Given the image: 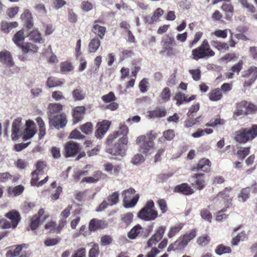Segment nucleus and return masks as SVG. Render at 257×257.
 <instances>
[{"label": "nucleus", "mask_w": 257, "mask_h": 257, "mask_svg": "<svg viewBox=\"0 0 257 257\" xmlns=\"http://www.w3.org/2000/svg\"><path fill=\"white\" fill-rule=\"evenodd\" d=\"M155 138L156 136L153 135L152 133L148 135L147 136H142L138 137L136 143L139 144L143 142L142 145L140 146V151L144 154H147L150 149L153 147V141Z\"/></svg>", "instance_id": "8"}, {"label": "nucleus", "mask_w": 257, "mask_h": 257, "mask_svg": "<svg viewBox=\"0 0 257 257\" xmlns=\"http://www.w3.org/2000/svg\"><path fill=\"white\" fill-rule=\"evenodd\" d=\"M166 230V226L162 225L157 228L155 233L149 238L147 241V246L148 247H151L153 245H156L160 240H161L164 235Z\"/></svg>", "instance_id": "14"}, {"label": "nucleus", "mask_w": 257, "mask_h": 257, "mask_svg": "<svg viewBox=\"0 0 257 257\" xmlns=\"http://www.w3.org/2000/svg\"><path fill=\"white\" fill-rule=\"evenodd\" d=\"M154 207L155 203L152 200L148 201L145 206L138 212V218L147 221L155 220L158 217V213Z\"/></svg>", "instance_id": "4"}, {"label": "nucleus", "mask_w": 257, "mask_h": 257, "mask_svg": "<svg viewBox=\"0 0 257 257\" xmlns=\"http://www.w3.org/2000/svg\"><path fill=\"white\" fill-rule=\"evenodd\" d=\"M49 119L50 125L58 130L63 128L67 122L66 115L64 113L54 116L51 115Z\"/></svg>", "instance_id": "10"}, {"label": "nucleus", "mask_w": 257, "mask_h": 257, "mask_svg": "<svg viewBox=\"0 0 257 257\" xmlns=\"http://www.w3.org/2000/svg\"><path fill=\"white\" fill-rule=\"evenodd\" d=\"M110 124L111 122L106 120L98 122L96 124V129L95 132L96 138L98 139H102L109 130Z\"/></svg>", "instance_id": "13"}, {"label": "nucleus", "mask_w": 257, "mask_h": 257, "mask_svg": "<svg viewBox=\"0 0 257 257\" xmlns=\"http://www.w3.org/2000/svg\"><path fill=\"white\" fill-rule=\"evenodd\" d=\"M189 72L190 74L192 75V78L194 80L197 81L200 79L201 71L200 69H191L189 70Z\"/></svg>", "instance_id": "53"}, {"label": "nucleus", "mask_w": 257, "mask_h": 257, "mask_svg": "<svg viewBox=\"0 0 257 257\" xmlns=\"http://www.w3.org/2000/svg\"><path fill=\"white\" fill-rule=\"evenodd\" d=\"M101 99L105 103H108L115 101L116 98L114 93L112 91H110L107 94L103 95Z\"/></svg>", "instance_id": "44"}, {"label": "nucleus", "mask_w": 257, "mask_h": 257, "mask_svg": "<svg viewBox=\"0 0 257 257\" xmlns=\"http://www.w3.org/2000/svg\"><path fill=\"white\" fill-rule=\"evenodd\" d=\"M196 236L195 230H192L189 233H186L183 235V238L180 239V244L182 248H184L188 243Z\"/></svg>", "instance_id": "30"}, {"label": "nucleus", "mask_w": 257, "mask_h": 257, "mask_svg": "<svg viewBox=\"0 0 257 257\" xmlns=\"http://www.w3.org/2000/svg\"><path fill=\"white\" fill-rule=\"evenodd\" d=\"M250 192V188L249 187H246L245 188H243L240 194L238 195V197L239 198L242 199L243 202L245 201L249 197Z\"/></svg>", "instance_id": "48"}, {"label": "nucleus", "mask_w": 257, "mask_h": 257, "mask_svg": "<svg viewBox=\"0 0 257 257\" xmlns=\"http://www.w3.org/2000/svg\"><path fill=\"white\" fill-rule=\"evenodd\" d=\"M183 226V224L182 223H179L177 225L171 227L168 233V237L169 238L173 237L182 228Z\"/></svg>", "instance_id": "40"}, {"label": "nucleus", "mask_w": 257, "mask_h": 257, "mask_svg": "<svg viewBox=\"0 0 257 257\" xmlns=\"http://www.w3.org/2000/svg\"><path fill=\"white\" fill-rule=\"evenodd\" d=\"M70 139H82L85 138V136L81 134V133L75 129L73 130L70 135Z\"/></svg>", "instance_id": "62"}, {"label": "nucleus", "mask_w": 257, "mask_h": 257, "mask_svg": "<svg viewBox=\"0 0 257 257\" xmlns=\"http://www.w3.org/2000/svg\"><path fill=\"white\" fill-rule=\"evenodd\" d=\"M79 144L77 143L69 141L67 142L65 148V157L69 158L76 155L80 151Z\"/></svg>", "instance_id": "15"}, {"label": "nucleus", "mask_w": 257, "mask_h": 257, "mask_svg": "<svg viewBox=\"0 0 257 257\" xmlns=\"http://www.w3.org/2000/svg\"><path fill=\"white\" fill-rule=\"evenodd\" d=\"M143 230L144 228L140 224H137L134 226L128 232L127 236L131 239H135Z\"/></svg>", "instance_id": "28"}, {"label": "nucleus", "mask_w": 257, "mask_h": 257, "mask_svg": "<svg viewBox=\"0 0 257 257\" xmlns=\"http://www.w3.org/2000/svg\"><path fill=\"white\" fill-rule=\"evenodd\" d=\"M5 216L11 221L13 228L17 226L21 218L20 213L16 210L9 211L6 213Z\"/></svg>", "instance_id": "18"}, {"label": "nucleus", "mask_w": 257, "mask_h": 257, "mask_svg": "<svg viewBox=\"0 0 257 257\" xmlns=\"http://www.w3.org/2000/svg\"><path fill=\"white\" fill-rule=\"evenodd\" d=\"M250 147L244 148L241 151H238L237 155L238 158L243 160L249 153Z\"/></svg>", "instance_id": "61"}, {"label": "nucleus", "mask_w": 257, "mask_h": 257, "mask_svg": "<svg viewBox=\"0 0 257 257\" xmlns=\"http://www.w3.org/2000/svg\"><path fill=\"white\" fill-rule=\"evenodd\" d=\"M106 225L107 223L104 221L93 218L91 219L89 222L88 226L89 230L84 231L83 235L85 236L89 235L92 231L104 228Z\"/></svg>", "instance_id": "11"}, {"label": "nucleus", "mask_w": 257, "mask_h": 257, "mask_svg": "<svg viewBox=\"0 0 257 257\" xmlns=\"http://www.w3.org/2000/svg\"><path fill=\"white\" fill-rule=\"evenodd\" d=\"M163 136L166 140L171 141L175 137V132L173 130H168L164 132Z\"/></svg>", "instance_id": "59"}, {"label": "nucleus", "mask_w": 257, "mask_h": 257, "mask_svg": "<svg viewBox=\"0 0 257 257\" xmlns=\"http://www.w3.org/2000/svg\"><path fill=\"white\" fill-rule=\"evenodd\" d=\"M48 176H47L43 180L39 182H38L39 180L38 176H33L32 177V179L31 180V185L36 186L37 187L41 186L48 181Z\"/></svg>", "instance_id": "39"}, {"label": "nucleus", "mask_w": 257, "mask_h": 257, "mask_svg": "<svg viewBox=\"0 0 257 257\" xmlns=\"http://www.w3.org/2000/svg\"><path fill=\"white\" fill-rule=\"evenodd\" d=\"M211 45L219 51L228 50V45L225 42H221L217 40H212L211 42Z\"/></svg>", "instance_id": "33"}, {"label": "nucleus", "mask_w": 257, "mask_h": 257, "mask_svg": "<svg viewBox=\"0 0 257 257\" xmlns=\"http://www.w3.org/2000/svg\"><path fill=\"white\" fill-rule=\"evenodd\" d=\"M148 79L143 78L139 83V88L142 93H145L148 90Z\"/></svg>", "instance_id": "63"}, {"label": "nucleus", "mask_w": 257, "mask_h": 257, "mask_svg": "<svg viewBox=\"0 0 257 257\" xmlns=\"http://www.w3.org/2000/svg\"><path fill=\"white\" fill-rule=\"evenodd\" d=\"M62 72H69L73 70V66L70 62H63L60 65Z\"/></svg>", "instance_id": "58"}, {"label": "nucleus", "mask_w": 257, "mask_h": 257, "mask_svg": "<svg viewBox=\"0 0 257 257\" xmlns=\"http://www.w3.org/2000/svg\"><path fill=\"white\" fill-rule=\"evenodd\" d=\"M221 10L225 13L226 19L230 21L233 13V6L231 4L223 3L221 6Z\"/></svg>", "instance_id": "24"}, {"label": "nucleus", "mask_w": 257, "mask_h": 257, "mask_svg": "<svg viewBox=\"0 0 257 257\" xmlns=\"http://www.w3.org/2000/svg\"><path fill=\"white\" fill-rule=\"evenodd\" d=\"M204 176V173H197L193 176V178L195 180V184L199 190H202L205 186Z\"/></svg>", "instance_id": "25"}, {"label": "nucleus", "mask_w": 257, "mask_h": 257, "mask_svg": "<svg viewBox=\"0 0 257 257\" xmlns=\"http://www.w3.org/2000/svg\"><path fill=\"white\" fill-rule=\"evenodd\" d=\"M40 222V217H37V215L32 217L30 222V228L32 230H35L38 227Z\"/></svg>", "instance_id": "46"}, {"label": "nucleus", "mask_w": 257, "mask_h": 257, "mask_svg": "<svg viewBox=\"0 0 257 257\" xmlns=\"http://www.w3.org/2000/svg\"><path fill=\"white\" fill-rule=\"evenodd\" d=\"M0 62L3 63L12 73L16 71L12 55L9 51L5 50L0 52Z\"/></svg>", "instance_id": "9"}, {"label": "nucleus", "mask_w": 257, "mask_h": 257, "mask_svg": "<svg viewBox=\"0 0 257 257\" xmlns=\"http://www.w3.org/2000/svg\"><path fill=\"white\" fill-rule=\"evenodd\" d=\"M200 216L202 218L209 222H211L212 214L210 211L206 209L201 210L200 212Z\"/></svg>", "instance_id": "45"}, {"label": "nucleus", "mask_w": 257, "mask_h": 257, "mask_svg": "<svg viewBox=\"0 0 257 257\" xmlns=\"http://www.w3.org/2000/svg\"><path fill=\"white\" fill-rule=\"evenodd\" d=\"M98 22V20H96L95 21V24L93 25L92 28V32L96 34H97L99 37L101 39H102L106 32V28L96 24V23Z\"/></svg>", "instance_id": "29"}, {"label": "nucleus", "mask_w": 257, "mask_h": 257, "mask_svg": "<svg viewBox=\"0 0 257 257\" xmlns=\"http://www.w3.org/2000/svg\"><path fill=\"white\" fill-rule=\"evenodd\" d=\"M160 209H161L162 213H166L168 210V207L166 201L163 199H159L157 202Z\"/></svg>", "instance_id": "52"}, {"label": "nucleus", "mask_w": 257, "mask_h": 257, "mask_svg": "<svg viewBox=\"0 0 257 257\" xmlns=\"http://www.w3.org/2000/svg\"><path fill=\"white\" fill-rule=\"evenodd\" d=\"M211 162L208 159L203 158L200 160L198 163L192 168L193 171H202L204 172L210 171Z\"/></svg>", "instance_id": "17"}, {"label": "nucleus", "mask_w": 257, "mask_h": 257, "mask_svg": "<svg viewBox=\"0 0 257 257\" xmlns=\"http://www.w3.org/2000/svg\"><path fill=\"white\" fill-rule=\"evenodd\" d=\"M85 111V107L83 106H76L73 109L72 116L74 123H77L82 120Z\"/></svg>", "instance_id": "19"}, {"label": "nucleus", "mask_w": 257, "mask_h": 257, "mask_svg": "<svg viewBox=\"0 0 257 257\" xmlns=\"http://www.w3.org/2000/svg\"><path fill=\"white\" fill-rule=\"evenodd\" d=\"M133 217V214L131 212H128L122 216L121 221L126 225H128L132 222Z\"/></svg>", "instance_id": "54"}, {"label": "nucleus", "mask_w": 257, "mask_h": 257, "mask_svg": "<svg viewBox=\"0 0 257 257\" xmlns=\"http://www.w3.org/2000/svg\"><path fill=\"white\" fill-rule=\"evenodd\" d=\"M234 140L240 144H245L257 137V124H253L249 128H242L235 132Z\"/></svg>", "instance_id": "2"}, {"label": "nucleus", "mask_w": 257, "mask_h": 257, "mask_svg": "<svg viewBox=\"0 0 257 257\" xmlns=\"http://www.w3.org/2000/svg\"><path fill=\"white\" fill-rule=\"evenodd\" d=\"M182 248V246L180 244V239H178L174 243H171L169 245L167 248V251L170 252L172 250H176L178 249Z\"/></svg>", "instance_id": "51"}, {"label": "nucleus", "mask_w": 257, "mask_h": 257, "mask_svg": "<svg viewBox=\"0 0 257 257\" xmlns=\"http://www.w3.org/2000/svg\"><path fill=\"white\" fill-rule=\"evenodd\" d=\"M234 140L240 144H245L257 137V124H253L249 128H242L235 132Z\"/></svg>", "instance_id": "3"}, {"label": "nucleus", "mask_w": 257, "mask_h": 257, "mask_svg": "<svg viewBox=\"0 0 257 257\" xmlns=\"http://www.w3.org/2000/svg\"><path fill=\"white\" fill-rule=\"evenodd\" d=\"M231 190V188L226 187L223 191L220 192L217 195L218 196L222 197L224 199L225 207L218 212V214L216 218L217 221H221L223 218L226 217L225 214H220V213L225 212L226 209L232 205L231 198L229 197L228 194Z\"/></svg>", "instance_id": "7"}, {"label": "nucleus", "mask_w": 257, "mask_h": 257, "mask_svg": "<svg viewBox=\"0 0 257 257\" xmlns=\"http://www.w3.org/2000/svg\"><path fill=\"white\" fill-rule=\"evenodd\" d=\"M62 105L58 103H50L49 105V112L51 114H55L59 113L62 109Z\"/></svg>", "instance_id": "37"}, {"label": "nucleus", "mask_w": 257, "mask_h": 257, "mask_svg": "<svg viewBox=\"0 0 257 257\" xmlns=\"http://www.w3.org/2000/svg\"><path fill=\"white\" fill-rule=\"evenodd\" d=\"M22 20L26 21V27L28 29H31L33 26L32 14L28 10H26L21 16Z\"/></svg>", "instance_id": "27"}, {"label": "nucleus", "mask_w": 257, "mask_h": 257, "mask_svg": "<svg viewBox=\"0 0 257 257\" xmlns=\"http://www.w3.org/2000/svg\"><path fill=\"white\" fill-rule=\"evenodd\" d=\"M45 167V165L43 161H37L36 167V169L34 171H33L31 173L32 177L38 176L39 172L40 171H43L44 167Z\"/></svg>", "instance_id": "41"}, {"label": "nucleus", "mask_w": 257, "mask_h": 257, "mask_svg": "<svg viewBox=\"0 0 257 257\" xmlns=\"http://www.w3.org/2000/svg\"><path fill=\"white\" fill-rule=\"evenodd\" d=\"M92 124L90 122H87L80 126L81 131L87 135L92 131Z\"/></svg>", "instance_id": "50"}, {"label": "nucleus", "mask_w": 257, "mask_h": 257, "mask_svg": "<svg viewBox=\"0 0 257 257\" xmlns=\"http://www.w3.org/2000/svg\"><path fill=\"white\" fill-rule=\"evenodd\" d=\"M171 92L170 90L168 87H165L163 89L161 97L163 100L167 101L170 99Z\"/></svg>", "instance_id": "57"}, {"label": "nucleus", "mask_w": 257, "mask_h": 257, "mask_svg": "<svg viewBox=\"0 0 257 257\" xmlns=\"http://www.w3.org/2000/svg\"><path fill=\"white\" fill-rule=\"evenodd\" d=\"M61 238H48L44 241L45 245L46 246H52L58 244L60 241Z\"/></svg>", "instance_id": "55"}, {"label": "nucleus", "mask_w": 257, "mask_h": 257, "mask_svg": "<svg viewBox=\"0 0 257 257\" xmlns=\"http://www.w3.org/2000/svg\"><path fill=\"white\" fill-rule=\"evenodd\" d=\"M119 193L116 191L108 197V201L111 206L116 204L118 202Z\"/></svg>", "instance_id": "43"}, {"label": "nucleus", "mask_w": 257, "mask_h": 257, "mask_svg": "<svg viewBox=\"0 0 257 257\" xmlns=\"http://www.w3.org/2000/svg\"><path fill=\"white\" fill-rule=\"evenodd\" d=\"M100 45V41L98 38L92 39L88 45L89 50L90 53L95 52L99 48Z\"/></svg>", "instance_id": "34"}, {"label": "nucleus", "mask_w": 257, "mask_h": 257, "mask_svg": "<svg viewBox=\"0 0 257 257\" xmlns=\"http://www.w3.org/2000/svg\"><path fill=\"white\" fill-rule=\"evenodd\" d=\"M148 116L150 118L163 117L166 114V110L163 107H157L153 110L148 112Z\"/></svg>", "instance_id": "22"}, {"label": "nucleus", "mask_w": 257, "mask_h": 257, "mask_svg": "<svg viewBox=\"0 0 257 257\" xmlns=\"http://www.w3.org/2000/svg\"><path fill=\"white\" fill-rule=\"evenodd\" d=\"M93 244L92 247L89 251V257H96L99 252L98 244L95 243Z\"/></svg>", "instance_id": "49"}, {"label": "nucleus", "mask_w": 257, "mask_h": 257, "mask_svg": "<svg viewBox=\"0 0 257 257\" xmlns=\"http://www.w3.org/2000/svg\"><path fill=\"white\" fill-rule=\"evenodd\" d=\"M145 160L144 156L140 154L135 155L131 160V163L135 165H139Z\"/></svg>", "instance_id": "42"}, {"label": "nucleus", "mask_w": 257, "mask_h": 257, "mask_svg": "<svg viewBox=\"0 0 257 257\" xmlns=\"http://www.w3.org/2000/svg\"><path fill=\"white\" fill-rule=\"evenodd\" d=\"M215 253L218 255H222L225 253H229L231 252L230 247L220 244L216 247L215 250Z\"/></svg>", "instance_id": "35"}, {"label": "nucleus", "mask_w": 257, "mask_h": 257, "mask_svg": "<svg viewBox=\"0 0 257 257\" xmlns=\"http://www.w3.org/2000/svg\"><path fill=\"white\" fill-rule=\"evenodd\" d=\"M139 194H136L131 200H128L130 197H124L123 198V206L126 208L134 207L139 199Z\"/></svg>", "instance_id": "31"}, {"label": "nucleus", "mask_w": 257, "mask_h": 257, "mask_svg": "<svg viewBox=\"0 0 257 257\" xmlns=\"http://www.w3.org/2000/svg\"><path fill=\"white\" fill-rule=\"evenodd\" d=\"M86 249L85 248H80L77 249L72 255V257H85Z\"/></svg>", "instance_id": "64"}, {"label": "nucleus", "mask_w": 257, "mask_h": 257, "mask_svg": "<svg viewBox=\"0 0 257 257\" xmlns=\"http://www.w3.org/2000/svg\"><path fill=\"white\" fill-rule=\"evenodd\" d=\"M227 30H217L212 33V35H215L216 37L221 38H226L227 36Z\"/></svg>", "instance_id": "60"}, {"label": "nucleus", "mask_w": 257, "mask_h": 257, "mask_svg": "<svg viewBox=\"0 0 257 257\" xmlns=\"http://www.w3.org/2000/svg\"><path fill=\"white\" fill-rule=\"evenodd\" d=\"M25 39L24 32L23 30H21L17 32L14 36L13 40L15 44L19 47L24 54H27L30 52H34L38 49V47L31 43L27 42L25 44H21V42L24 41Z\"/></svg>", "instance_id": "5"}, {"label": "nucleus", "mask_w": 257, "mask_h": 257, "mask_svg": "<svg viewBox=\"0 0 257 257\" xmlns=\"http://www.w3.org/2000/svg\"><path fill=\"white\" fill-rule=\"evenodd\" d=\"M36 129L35 128H25L24 131H23V139L24 141H27L32 137L36 134Z\"/></svg>", "instance_id": "36"}, {"label": "nucleus", "mask_w": 257, "mask_h": 257, "mask_svg": "<svg viewBox=\"0 0 257 257\" xmlns=\"http://www.w3.org/2000/svg\"><path fill=\"white\" fill-rule=\"evenodd\" d=\"M128 132L127 126L120 123L118 131L107 136L105 142L107 146L105 152L112 156L123 157L125 155L128 143Z\"/></svg>", "instance_id": "1"}, {"label": "nucleus", "mask_w": 257, "mask_h": 257, "mask_svg": "<svg viewBox=\"0 0 257 257\" xmlns=\"http://www.w3.org/2000/svg\"><path fill=\"white\" fill-rule=\"evenodd\" d=\"M30 40L34 42L42 44L44 43L45 40L41 36V34L38 29L34 30L29 33Z\"/></svg>", "instance_id": "23"}, {"label": "nucleus", "mask_w": 257, "mask_h": 257, "mask_svg": "<svg viewBox=\"0 0 257 257\" xmlns=\"http://www.w3.org/2000/svg\"><path fill=\"white\" fill-rule=\"evenodd\" d=\"M63 84V82L53 77H49L46 82V85L49 88L60 86Z\"/></svg>", "instance_id": "32"}, {"label": "nucleus", "mask_w": 257, "mask_h": 257, "mask_svg": "<svg viewBox=\"0 0 257 257\" xmlns=\"http://www.w3.org/2000/svg\"><path fill=\"white\" fill-rule=\"evenodd\" d=\"M215 52L210 48L208 41L204 40L201 45L192 51V58L195 60L214 56Z\"/></svg>", "instance_id": "6"}, {"label": "nucleus", "mask_w": 257, "mask_h": 257, "mask_svg": "<svg viewBox=\"0 0 257 257\" xmlns=\"http://www.w3.org/2000/svg\"><path fill=\"white\" fill-rule=\"evenodd\" d=\"M174 42V38L169 36V35L164 37L162 40L164 47H169Z\"/></svg>", "instance_id": "56"}, {"label": "nucleus", "mask_w": 257, "mask_h": 257, "mask_svg": "<svg viewBox=\"0 0 257 257\" xmlns=\"http://www.w3.org/2000/svg\"><path fill=\"white\" fill-rule=\"evenodd\" d=\"M195 96L194 95H191L189 98H188V95L179 92L177 93L175 96V99L176 100V104L179 106L183 102H188L195 99Z\"/></svg>", "instance_id": "21"}, {"label": "nucleus", "mask_w": 257, "mask_h": 257, "mask_svg": "<svg viewBox=\"0 0 257 257\" xmlns=\"http://www.w3.org/2000/svg\"><path fill=\"white\" fill-rule=\"evenodd\" d=\"M22 118L18 117L15 119L12 125V139L14 141H17L22 137Z\"/></svg>", "instance_id": "12"}, {"label": "nucleus", "mask_w": 257, "mask_h": 257, "mask_svg": "<svg viewBox=\"0 0 257 257\" xmlns=\"http://www.w3.org/2000/svg\"><path fill=\"white\" fill-rule=\"evenodd\" d=\"M174 191L185 195H189L194 193V190L187 183H182L177 185Z\"/></svg>", "instance_id": "20"}, {"label": "nucleus", "mask_w": 257, "mask_h": 257, "mask_svg": "<svg viewBox=\"0 0 257 257\" xmlns=\"http://www.w3.org/2000/svg\"><path fill=\"white\" fill-rule=\"evenodd\" d=\"M238 107L245 108V116L257 113V105L246 100H242L238 104Z\"/></svg>", "instance_id": "16"}, {"label": "nucleus", "mask_w": 257, "mask_h": 257, "mask_svg": "<svg viewBox=\"0 0 257 257\" xmlns=\"http://www.w3.org/2000/svg\"><path fill=\"white\" fill-rule=\"evenodd\" d=\"M222 96L220 89L216 88L209 93V99L212 101H217L221 99Z\"/></svg>", "instance_id": "38"}, {"label": "nucleus", "mask_w": 257, "mask_h": 257, "mask_svg": "<svg viewBox=\"0 0 257 257\" xmlns=\"http://www.w3.org/2000/svg\"><path fill=\"white\" fill-rule=\"evenodd\" d=\"M113 241L112 237L109 235H104L100 238V244L102 246L110 244Z\"/></svg>", "instance_id": "47"}, {"label": "nucleus", "mask_w": 257, "mask_h": 257, "mask_svg": "<svg viewBox=\"0 0 257 257\" xmlns=\"http://www.w3.org/2000/svg\"><path fill=\"white\" fill-rule=\"evenodd\" d=\"M72 95L75 101H81L85 98V93L81 87L78 86L72 91Z\"/></svg>", "instance_id": "26"}]
</instances>
